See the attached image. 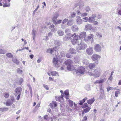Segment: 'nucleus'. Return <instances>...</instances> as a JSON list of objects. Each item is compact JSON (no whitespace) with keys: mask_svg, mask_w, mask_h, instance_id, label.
<instances>
[{"mask_svg":"<svg viewBox=\"0 0 121 121\" xmlns=\"http://www.w3.org/2000/svg\"><path fill=\"white\" fill-rule=\"evenodd\" d=\"M91 108L89 107H88L87 108L84 109L83 112L85 113L87 112L90 110Z\"/></svg>","mask_w":121,"mask_h":121,"instance_id":"nucleus-38","label":"nucleus"},{"mask_svg":"<svg viewBox=\"0 0 121 121\" xmlns=\"http://www.w3.org/2000/svg\"><path fill=\"white\" fill-rule=\"evenodd\" d=\"M56 97L55 98L56 99V101H59L60 103L62 102L63 101V97L62 95H61V96H59L58 98L56 99Z\"/></svg>","mask_w":121,"mask_h":121,"instance_id":"nucleus-18","label":"nucleus"},{"mask_svg":"<svg viewBox=\"0 0 121 121\" xmlns=\"http://www.w3.org/2000/svg\"><path fill=\"white\" fill-rule=\"evenodd\" d=\"M6 56L8 57L9 58H11L13 56V55L10 53H7L6 54Z\"/></svg>","mask_w":121,"mask_h":121,"instance_id":"nucleus-37","label":"nucleus"},{"mask_svg":"<svg viewBox=\"0 0 121 121\" xmlns=\"http://www.w3.org/2000/svg\"><path fill=\"white\" fill-rule=\"evenodd\" d=\"M95 20V18L91 17H90L88 18V22H90L92 23Z\"/></svg>","mask_w":121,"mask_h":121,"instance_id":"nucleus-29","label":"nucleus"},{"mask_svg":"<svg viewBox=\"0 0 121 121\" xmlns=\"http://www.w3.org/2000/svg\"><path fill=\"white\" fill-rule=\"evenodd\" d=\"M95 66V65L93 63H91L89 64L88 65L89 68L90 69H92L94 68Z\"/></svg>","mask_w":121,"mask_h":121,"instance_id":"nucleus-24","label":"nucleus"},{"mask_svg":"<svg viewBox=\"0 0 121 121\" xmlns=\"http://www.w3.org/2000/svg\"><path fill=\"white\" fill-rule=\"evenodd\" d=\"M83 3L82 2H80L79 6V9H81L83 7Z\"/></svg>","mask_w":121,"mask_h":121,"instance_id":"nucleus-47","label":"nucleus"},{"mask_svg":"<svg viewBox=\"0 0 121 121\" xmlns=\"http://www.w3.org/2000/svg\"><path fill=\"white\" fill-rule=\"evenodd\" d=\"M86 52L88 55H92L93 53V48L91 47L87 48L86 49Z\"/></svg>","mask_w":121,"mask_h":121,"instance_id":"nucleus-12","label":"nucleus"},{"mask_svg":"<svg viewBox=\"0 0 121 121\" xmlns=\"http://www.w3.org/2000/svg\"><path fill=\"white\" fill-rule=\"evenodd\" d=\"M83 22H88V18L87 17H85L82 19Z\"/></svg>","mask_w":121,"mask_h":121,"instance_id":"nucleus-43","label":"nucleus"},{"mask_svg":"<svg viewBox=\"0 0 121 121\" xmlns=\"http://www.w3.org/2000/svg\"><path fill=\"white\" fill-rule=\"evenodd\" d=\"M94 35L91 34H90L87 37V39L84 38V40L86 42H90L92 43L93 42L94 39L93 38Z\"/></svg>","mask_w":121,"mask_h":121,"instance_id":"nucleus-5","label":"nucleus"},{"mask_svg":"<svg viewBox=\"0 0 121 121\" xmlns=\"http://www.w3.org/2000/svg\"><path fill=\"white\" fill-rule=\"evenodd\" d=\"M12 60L13 62L16 63L18 65L19 64V62L16 58H12Z\"/></svg>","mask_w":121,"mask_h":121,"instance_id":"nucleus-31","label":"nucleus"},{"mask_svg":"<svg viewBox=\"0 0 121 121\" xmlns=\"http://www.w3.org/2000/svg\"><path fill=\"white\" fill-rule=\"evenodd\" d=\"M100 58L101 56L99 55L96 54H93L91 56V59L93 61L96 60Z\"/></svg>","mask_w":121,"mask_h":121,"instance_id":"nucleus-11","label":"nucleus"},{"mask_svg":"<svg viewBox=\"0 0 121 121\" xmlns=\"http://www.w3.org/2000/svg\"><path fill=\"white\" fill-rule=\"evenodd\" d=\"M4 96L6 98H8L9 96V94L8 92H5L3 94Z\"/></svg>","mask_w":121,"mask_h":121,"instance_id":"nucleus-34","label":"nucleus"},{"mask_svg":"<svg viewBox=\"0 0 121 121\" xmlns=\"http://www.w3.org/2000/svg\"><path fill=\"white\" fill-rule=\"evenodd\" d=\"M54 43L56 45L60 46L61 44V42L59 40H56L54 41Z\"/></svg>","mask_w":121,"mask_h":121,"instance_id":"nucleus-30","label":"nucleus"},{"mask_svg":"<svg viewBox=\"0 0 121 121\" xmlns=\"http://www.w3.org/2000/svg\"><path fill=\"white\" fill-rule=\"evenodd\" d=\"M51 74L52 76H56L57 75L59 76L58 73L56 71H53L51 72Z\"/></svg>","mask_w":121,"mask_h":121,"instance_id":"nucleus-28","label":"nucleus"},{"mask_svg":"<svg viewBox=\"0 0 121 121\" xmlns=\"http://www.w3.org/2000/svg\"><path fill=\"white\" fill-rule=\"evenodd\" d=\"M57 33L58 35L60 36H62L64 34V32L61 30H59L57 31Z\"/></svg>","mask_w":121,"mask_h":121,"instance_id":"nucleus-22","label":"nucleus"},{"mask_svg":"<svg viewBox=\"0 0 121 121\" xmlns=\"http://www.w3.org/2000/svg\"><path fill=\"white\" fill-rule=\"evenodd\" d=\"M76 34L75 33L73 34V35L67 34L66 35L65 39L66 40H69L71 39L73 37V36Z\"/></svg>","mask_w":121,"mask_h":121,"instance_id":"nucleus-13","label":"nucleus"},{"mask_svg":"<svg viewBox=\"0 0 121 121\" xmlns=\"http://www.w3.org/2000/svg\"><path fill=\"white\" fill-rule=\"evenodd\" d=\"M6 52L5 51L1 49H0V53L1 54H4Z\"/></svg>","mask_w":121,"mask_h":121,"instance_id":"nucleus-49","label":"nucleus"},{"mask_svg":"<svg viewBox=\"0 0 121 121\" xmlns=\"http://www.w3.org/2000/svg\"><path fill=\"white\" fill-rule=\"evenodd\" d=\"M43 86L44 88L47 90H48L49 89V88L48 87V86L47 85L45 84H43Z\"/></svg>","mask_w":121,"mask_h":121,"instance_id":"nucleus-54","label":"nucleus"},{"mask_svg":"<svg viewBox=\"0 0 121 121\" xmlns=\"http://www.w3.org/2000/svg\"><path fill=\"white\" fill-rule=\"evenodd\" d=\"M59 16L58 14H55L52 19V20L53 22L56 20V19Z\"/></svg>","mask_w":121,"mask_h":121,"instance_id":"nucleus-35","label":"nucleus"},{"mask_svg":"<svg viewBox=\"0 0 121 121\" xmlns=\"http://www.w3.org/2000/svg\"><path fill=\"white\" fill-rule=\"evenodd\" d=\"M52 103L53 104V105L54 106V107H56L57 106V104L56 103L55 101H52Z\"/></svg>","mask_w":121,"mask_h":121,"instance_id":"nucleus-50","label":"nucleus"},{"mask_svg":"<svg viewBox=\"0 0 121 121\" xmlns=\"http://www.w3.org/2000/svg\"><path fill=\"white\" fill-rule=\"evenodd\" d=\"M93 24L94 25H97L98 24V22L97 21H94Z\"/></svg>","mask_w":121,"mask_h":121,"instance_id":"nucleus-63","label":"nucleus"},{"mask_svg":"<svg viewBox=\"0 0 121 121\" xmlns=\"http://www.w3.org/2000/svg\"><path fill=\"white\" fill-rule=\"evenodd\" d=\"M71 17H73L75 16L76 15V13L74 12H73L71 13Z\"/></svg>","mask_w":121,"mask_h":121,"instance_id":"nucleus-53","label":"nucleus"},{"mask_svg":"<svg viewBox=\"0 0 121 121\" xmlns=\"http://www.w3.org/2000/svg\"><path fill=\"white\" fill-rule=\"evenodd\" d=\"M36 32L35 30L34 29H33L32 30V35L33 36V38L34 40H35V38Z\"/></svg>","mask_w":121,"mask_h":121,"instance_id":"nucleus-25","label":"nucleus"},{"mask_svg":"<svg viewBox=\"0 0 121 121\" xmlns=\"http://www.w3.org/2000/svg\"><path fill=\"white\" fill-rule=\"evenodd\" d=\"M22 91V89L21 87H17L14 91L15 92V95L16 96L18 94H21Z\"/></svg>","mask_w":121,"mask_h":121,"instance_id":"nucleus-9","label":"nucleus"},{"mask_svg":"<svg viewBox=\"0 0 121 121\" xmlns=\"http://www.w3.org/2000/svg\"><path fill=\"white\" fill-rule=\"evenodd\" d=\"M48 116L46 115L44 116V118L45 120H47L48 119Z\"/></svg>","mask_w":121,"mask_h":121,"instance_id":"nucleus-62","label":"nucleus"},{"mask_svg":"<svg viewBox=\"0 0 121 121\" xmlns=\"http://www.w3.org/2000/svg\"><path fill=\"white\" fill-rule=\"evenodd\" d=\"M76 23L78 25H80L83 22L82 20L81 19V17L78 16H77L76 19Z\"/></svg>","mask_w":121,"mask_h":121,"instance_id":"nucleus-10","label":"nucleus"},{"mask_svg":"<svg viewBox=\"0 0 121 121\" xmlns=\"http://www.w3.org/2000/svg\"><path fill=\"white\" fill-rule=\"evenodd\" d=\"M85 28L87 30H90L92 28V26L90 24H87L85 26Z\"/></svg>","mask_w":121,"mask_h":121,"instance_id":"nucleus-23","label":"nucleus"},{"mask_svg":"<svg viewBox=\"0 0 121 121\" xmlns=\"http://www.w3.org/2000/svg\"><path fill=\"white\" fill-rule=\"evenodd\" d=\"M96 35L97 37H98L99 38H100L101 37H102V36L101 35L100 33H97Z\"/></svg>","mask_w":121,"mask_h":121,"instance_id":"nucleus-51","label":"nucleus"},{"mask_svg":"<svg viewBox=\"0 0 121 121\" xmlns=\"http://www.w3.org/2000/svg\"><path fill=\"white\" fill-rule=\"evenodd\" d=\"M69 104L71 107H72L73 105V101L69 100Z\"/></svg>","mask_w":121,"mask_h":121,"instance_id":"nucleus-41","label":"nucleus"},{"mask_svg":"<svg viewBox=\"0 0 121 121\" xmlns=\"http://www.w3.org/2000/svg\"><path fill=\"white\" fill-rule=\"evenodd\" d=\"M105 81V79L99 80L100 83H101L104 82Z\"/></svg>","mask_w":121,"mask_h":121,"instance_id":"nucleus-60","label":"nucleus"},{"mask_svg":"<svg viewBox=\"0 0 121 121\" xmlns=\"http://www.w3.org/2000/svg\"><path fill=\"white\" fill-rule=\"evenodd\" d=\"M80 39H81L84 38L86 36V33L85 32H82L80 33L79 35Z\"/></svg>","mask_w":121,"mask_h":121,"instance_id":"nucleus-16","label":"nucleus"},{"mask_svg":"<svg viewBox=\"0 0 121 121\" xmlns=\"http://www.w3.org/2000/svg\"><path fill=\"white\" fill-rule=\"evenodd\" d=\"M76 34L73 36L74 37L73 39H75L76 40L77 39H80L79 35H76Z\"/></svg>","mask_w":121,"mask_h":121,"instance_id":"nucleus-36","label":"nucleus"},{"mask_svg":"<svg viewBox=\"0 0 121 121\" xmlns=\"http://www.w3.org/2000/svg\"><path fill=\"white\" fill-rule=\"evenodd\" d=\"M88 107V104L87 103H85L82 107V108H85Z\"/></svg>","mask_w":121,"mask_h":121,"instance_id":"nucleus-55","label":"nucleus"},{"mask_svg":"<svg viewBox=\"0 0 121 121\" xmlns=\"http://www.w3.org/2000/svg\"><path fill=\"white\" fill-rule=\"evenodd\" d=\"M73 22L72 20H70L67 22V24L69 26H71L73 24Z\"/></svg>","mask_w":121,"mask_h":121,"instance_id":"nucleus-46","label":"nucleus"},{"mask_svg":"<svg viewBox=\"0 0 121 121\" xmlns=\"http://www.w3.org/2000/svg\"><path fill=\"white\" fill-rule=\"evenodd\" d=\"M115 89V88H113L112 87H108L107 88V91L108 92L110 90Z\"/></svg>","mask_w":121,"mask_h":121,"instance_id":"nucleus-45","label":"nucleus"},{"mask_svg":"<svg viewBox=\"0 0 121 121\" xmlns=\"http://www.w3.org/2000/svg\"><path fill=\"white\" fill-rule=\"evenodd\" d=\"M58 47L56 46L54 47L52 49V50H53V52H54V51H57V50L58 49Z\"/></svg>","mask_w":121,"mask_h":121,"instance_id":"nucleus-52","label":"nucleus"},{"mask_svg":"<svg viewBox=\"0 0 121 121\" xmlns=\"http://www.w3.org/2000/svg\"><path fill=\"white\" fill-rule=\"evenodd\" d=\"M94 49L96 52H99L101 51V47L99 44H96L95 46Z\"/></svg>","mask_w":121,"mask_h":121,"instance_id":"nucleus-8","label":"nucleus"},{"mask_svg":"<svg viewBox=\"0 0 121 121\" xmlns=\"http://www.w3.org/2000/svg\"><path fill=\"white\" fill-rule=\"evenodd\" d=\"M53 64L54 67H58L60 65V63H59L58 59L56 58H54L53 60Z\"/></svg>","mask_w":121,"mask_h":121,"instance_id":"nucleus-6","label":"nucleus"},{"mask_svg":"<svg viewBox=\"0 0 121 121\" xmlns=\"http://www.w3.org/2000/svg\"><path fill=\"white\" fill-rule=\"evenodd\" d=\"M68 21V19H64L62 22V23L64 24L66 23Z\"/></svg>","mask_w":121,"mask_h":121,"instance_id":"nucleus-59","label":"nucleus"},{"mask_svg":"<svg viewBox=\"0 0 121 121\" xmlns=\"http://www.w3.org/2000/svg\"><path fill=\"white\" fill-rule=\"evenodd\" d=\"M66 57L68 58H71V55L69 53H68L66 54Z\"/></svg>","mask_w":121,"mask_h":121,"instance_id":"nucleus-56","label":"nucleus"},{"mask_svg":"<svg viewBox=\"0 0 121 121\" xmlns=\"http://www.w3.org/2000/svg\"><path fill=\"white\" fill-rule=\"evenodd\" d=\"M72 30L73 31H76L78 30L79 28L76 25L72 26L71 27Z\"/></svg>","mask_w":121,"mask_h":121,"instance_id":"nucleus-21","label":"nucleus"},{"mask_svg":"<svg viewBox=\"0 0 121 121\" xmlns=\"http://www.w3.org/2000/svg\"><path fill=\"white\" fill-rule=\"evenodd\" d=\"M62 21V20H60L57 21H56H56L53 22L54 23L55 25H56L60 23Z\"/></svg>","mask_w":121,"mask_h":121,"instance_id":"nucleus-39","label":"nucleus"},{"mask_svg":"<svg viewBox=\"0 0 121 121\" xmlns=\"http://www.w3.org/2000/svg\"><path fill=\"white\" fill-rule=\"evenodd\" d=\"M3 4H4L3 6L4 7H9L10 6V3L9 2H4Z\"/></svg>","mask_w":121,"mask_h":121,"instance_id":"nucleus-26","label":"nucleus"},{"mask_svg":"<svg viewBox=\"0 0 121 121\" xmlns=\"http://www.w3.org/2000/svg\"><path fill=\"white\" fill-rule=\"evenodd\" d=\"M47 52V53H50L51 54H52L53 52V50L52 49H48Z\"/></svg>","mask_w":121,"mask_h":121,"instance_id":"nucleus-40","label":"nucleus"},{"mask_svg":"<svg viewBox=\"0 0 121 121\" xmlns=\"http://www.w3.org/2000/svg\"><path fill=\"white\" fill-rule=\"evenodd\" d=\"M77 13L78 15H80L82 17L86 16L88 15V13H81L78 10L77 11Z\"/></svg>","mask_w":121,"mask_h":121,"instance_id":"nucleus-15","label":"nucleus"},{"mask_svg":"<svg viewBox=\"0 0 121 121\" xmlns=\"http://www.w3.org/2000/svg\"><path fill=\"white\" fill-rule=\"evenodd\" d=\"M73 60L75 63H78L80 61V58L79 56H75Z\"/></svg>","mask_w":121,"mask_h":121,"instance_id":"nucleus-20","label":"nucleus"},{"mask_svg":"<svg viewBox=\"0 0 121 121\" xmlns=\"http://www.w3.org/2000/svg\"><path fill=\"white\" fill-rule=\"evenodd\" d=\"M17 72L19 74H22V70L19 68H18L17 70Z\"/></svg>","mask_w":121,"mask_h":121,"instance_id":"nucleus-42","label":"nucleus"},{"mask_svg":"<svg viewBox=\"0 0 121 121\" xmlns=\"http://www.w3.org/2000/svg\"><path fill=\"white\" fill-rule=\"evenodd\" d=\"M102 71L101 70L98 68L95 69L93 73L92 72H89L88 74L90 76H94L95 78H96L97 77H99Z\"/></svg>","mask_w":121,"mask_h":121,"instance_id":"nucleus-1","label":"nucleus"},{"mask_svg":"<svg viewBox=\"0 0 121 121\" xmlns=\"http://www.w3.org/2000/svg\"><path fill=\"white\" fill-rule=\"evenodd\" d=\"M95 101V99H92L89 100H88L87 101V103L88 104H92Z\"/></svg>","mask_w":121,"mask_h":121,"instance_id":"nucleus-27","label":"nucleus"},{"mask_svg":"<svg viewBox=\"0 0 121 121\" xmlns=\"http://www.w3.org/2000/svg\"><path fill=\"white\" fill-rule=\"evenodd\" d=\"M57 30V29L56 28H53L51 30V31L52 32H55Z\"/></svg>","mask_w":121,"mask_h":121,"instance_id":"nucleus-61","label":"nucleus"},{"mask_svg":"<svg viewBox=\"0 0 121 121\" xmlns=\"http://www.w3.org/2000/svg\"><path fill=\"white\" fill-rule=\"evenodd\" d=\"M23 81V78H20L18 79V83L20 85L21 84L22 82Z\"/></svg>","mask_w":121,"mask_h":121,"instance_id":"nucleus-33","label":"nucleus"},{"mask_svg":"<svg viewBox=\"0 0 121 121\" xmlns=\"http://www.w3.org/2000/svg\"><path fill=\"white\" fill-rule=\"evenodd\" d=\"M85 88L86 90L88 91L90 90L91 89L90 86L89 85H86L85 87Z\"/></svg>","mask_w":121,"mask_h":121,"instance_id":"nucleus-44","label":"nucleus"},{"mask_svg":"<svg viewBox=\"0 0 121 121\" xmlns=\"http://www.w3.org/2000/svg\"><path fill=\"white\" fill-rule=\"evenodd\" d=\"M79 44H78V49L81 50H84L85 49L86 47V45L84 43H81V42Z\"/></svg>","mask_w":121,"mask_h":121,"instance_id":"nucleus-7","label":"nucleus"},{"mask_svg":"<svg viewBox=\"0 0 121 121\" xmlns=\"http://www.w3.org/2000/svg\"><path fill=\"white\" fill-rule=\"evenodd\" d=\"M73 62V61L72 60L69 59L66 61L64 63L65 65H67V68L69 70L71 71L75 69V67L71 65Z\"/></svg>","mask_w":121,"mask_h":121,"instance_id":"nucleus-2","label":"nucleus"},{"mask_svg":"<svg viewBox=\"0 0 121 121\" xmlns=\"http://www.w3.org/2000/svg\"><path fill=\"white\" fill-rule=\"evenodd\" d=\"M120 93V92L119 91H116L115 92V95L116 97H117L118 96V94H119Z\"/></svg>","mask_w":121,"mask_h":121,"instance_id":"nucleus-48","label":"nucleus"},{"mask_svg":"<svg viewBox=\"0 0 121 121\" xmlns=\"http://www.w3.org/2000/svg\"><path fill=\"white\" fill-rule=\"evenodd\" d=\"M85 10L87 12H88L90 10V9L89 7H87L86 8Z\"/></svg>","mask_w":121,"mask_h":121,"instance_id":"nucleus-57","label":"nucleus"},{"mask_svg":"<svg viewBox=\"0 0 121 121\" xmlns=\"http://www.w3.org/2000/svg\"><path fill=\"white\" fill-rule=\"evenodd\" d=\"M74 66L75 67V68L77 67L78 68L77 70L76 69H75L77 74L78 73L83 74L85 71V69L83 67H79L78 66Z\"/></svg>","mask_w":121,"mask_h":121,"instance_id":"nucleus-3","label":"nucleus"},{"mask_svg":"<svg viewBox=\"0 0 121 121\" xmlns=\"http://www.w3.org/2000/svg\"><path fill=\"white\" fill-rule=\"evenodd\" d=\"M14 101V97L13 96H11L10 99L7 100L5 104L7 106H9L12 104Z\"/></svg>","mask_w":121,"mask_h":121,"instance_id":"nucleus-4","label":"nucleus"},{"mask_svg":"<svg viewBox=\"0 0 121 121\" xmlns=\"http://www.w3.org/2000/svg\"><path fill=\"white\" fill-rule=\"evenodd\" d=\"M69 52L71 54H75L76 53L77 51L76 50L72 48H71L69 50Z\"/></svg>","mask_w":121,"mask_h":121,"instance_id":"nucleus-19","label":"nucleus"},{"mask_svg":"<svg viewBox=\"0 0 121 121\" xmlns=\"http://www.w3.org/2000/svg\"><path fill=\"white\" fill-rule=\"evenodd\" d=\"M48 35L49 37H51L52 35V33L51 32H50L48 34Z\"/></svg>","mask_w":121,"mask_h":121,"instance_id":"nucleus-64","label":"nucleus"},{"mask_svg":"<svg viewBox=\"0 0 121 121\" xmlns=\"http://www.w3.org/2000/svg\"><path fill=\"white\" fill-rule=\"evenodd\" d=\"M8 109V108H0V111L4 112L7 111Z\"/></svg>","mask_w":121,"mask_h":121,"instance_id":"nucleus-32","label":"nucleus"},{"mask_svg":"<svg viewBox=\"0 0 121 121\" xmlns=\"http://www.w3.org/2000/svg\"><path fill=\"white\" fill-rule=\"evenodd\" d=\"M64 93L65 95H69V91L68 90H66L64 92Z\"/></svg>","mask_w":121,"mask_h":121,"instance_id":"nucleus-58","label":"nucleus"},{"mask_svg":"<svg viewBox=\"0 0 121 121\" xmlns=\"http://www.w3.org/2000/svg\"><path fill=\"white\" fill-rule=\"evenodd\" d=\"M82 41L81 39H77L76 40L72 39L71 40V42L72 44L73 45H75L76 44H77L78 45Z\"/></svg>","mask_w":121,"mask_h":121,"instance_id":"nucleus-14","label":"nucleus"},{"mask_svg":"<svg viewBox=\"0 0 121 121\" xmlns=\"http://www.w3.org/2000/svg\"><path fill=\"white\" fill-rule=\"evenodd\" d=\"M100 94L99 98L100 99H102L104 96V90L102 88L100 89Z\"/></svg>","mask_w":121,"mask_h":121,"instance_id":"nucleus-17","label":"nucleus"}]
</instances>
